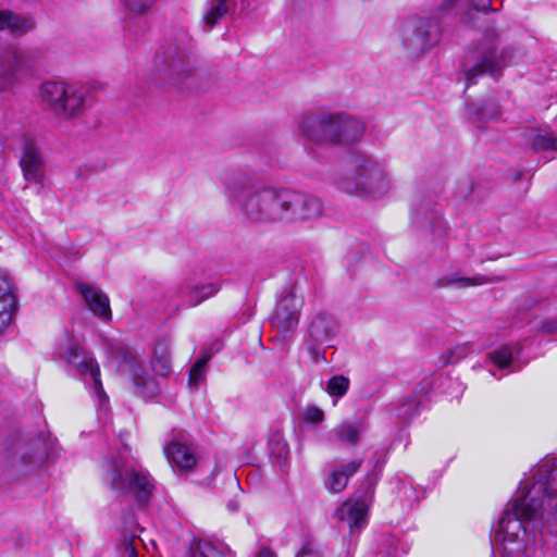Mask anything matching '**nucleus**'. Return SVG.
<instances>
[{"label": "nucleus", "instance_id": "obj_43", "mask_svg": "<svg viewBox=\"0 0 557 557\" xmlns=\"http://www.w3.org/2000/svg\"><path fill=\"white\" fill-rule=\"evenodd\" d=\"M457 0H438V9L443 13H448L455 5Z\"/></svg>", "mask_w": 557, "mask_h": 557}, {"label": "nucleus", "instance_id": "obj_26", "mask_svg": "<svg viewBox=\"0 0 557 557\" xmlns=\"http://www.w3.org/2000/svg\"><path fill=\"white\" fill-rule=\"evenodd\" d=\"M34 22L32 18L23 17L9 10L0 11V29H8L15 35H24L32 30Z\"/></svg>", "mask_w": 557, "mask_h": 557}, {"label": "nucleus", "instance_id": "obj_42", "mask_svg": "<svg viewBox=\"0 0 557 557\" xmlns=\"http://www.w3.org/2000/svg\"><path fill=\"white\" fill-rule=\"evenodd\" d=\"M541 330L547 334H557V319L544 321Z\"/></svg>", "mask_w": 557, "mask_h": 557}, {"label": "nucleus", "instance_id": "obj_24", "mask_svg": "<svg viewBox=\"0 0 557 557\" xmlns=\"http://www.w3.org/2000/svg\"><path fill=\"white\" fill-rule=\"evenodd\" d=\"M337 144H349L357 141L363 134V124L357 119L338 113Z\"/></svg>", "mask_w": 557, "mask_h": 557}, {"label": "nucleus", "instance_id": "obj_9", "mask_svg": "<svg viewBox=\"0 0 557 557\" xmlns=\"http://www.w3.org/2000/svg\"><path fill=\"white\" fill-rule=\"evenodd\" d=\"M154 70L162 82L174 85L185 83L197 73L191 55L175 46H169L156 54Z\"/></svg>", "mask_w": 557, "mask_h": 557}, {"label": "nucleus", "instance_id": "obj_34", "mask_svg": "<svg viewBox=\"0 0 557 557\" xmlns=\"http://www.w3.org/2000/svg\"><path fill=\"white\" fill-rule=\"evenodd\" d=\"M532 148L535 151H557V136L549 133L536 132L532 137Z\"/></svg>", "mask_w": 557, "mask_h": 557}, {"label": "nucleus", "instance_id": "obj_10", "mask_svg": "<svg viewBox=\"0 0 557 557\" xmlns=\"http://www.w3.org/2000/svg\"><path fill=\"white\" fill-rule=\"evenodd\" d=\"M55 355L71 366L79 375L89 374L92 380V388L98 397L107 398L100 381V368L91 356L77 341L65 338L55 348Z\"/></svg>", "mask_w": 557, "mask_h": 557}, {"label": "nucleus", "instance_id": "obj_16", "mask_svg": "<svg viewBox=\"0 0 557 557\" xmlns=\"http://www.w3.org/2000/svg\"><path fill=\"white\" fill-rule=\"evenodd\" d=\"M20 164L23 176L27 182L40 183L44 180L45 162L36 145L27 138H24Z\"/></svg>", "mask_w": 557, "mask_h": 557}, {"label": "nucleus", "instance_id": "obj_18", "mask_svg": "<svg viewBox=\"0 0 557 557\" xmlns=\"http://www.w3.org/2000/svg\"><path fill=\"white\" fill-rule=\"evenodd\" d=\"M77 290L83 296L89 310L102 320H110L112 317L110 302L108 296L96 287L86 284L78 283L76 285Z\"/></svg>", "mask_w": 557, "mask_h": 557}, {"label": "nucleus", "instance_id": "obj_45", "mask_svg": "<svg viewBox=\"0 0 557 557\" xmlns=\"http://www.w3.org/2000/svg\"><path fill=\"white\" fill-rule=\"evenodd\" d=\"M480 114L482 116H488L490 119H496V117L499 116L500 111H499V109L497 107H495L491 113H486L485 110L482 109Z\"/></svg>", "mask_w": 557, "mask_h": 557}, {"label": "nucleus", "instance_id": "obj_29", "mask_svg": "<svg viewBox=\"0 0 557 557\" xmlns=\"http://www.w3.org/2000/svg\"><path fill=\"white\" fill-rule=\"evenodd\" d=\"M231 11L226 0H208V7L203 12V22L212 28L219 21Z\"/></svg>", "mask_w": 557, "mask_h": 557}, {"label": "nucleus", "instance_id": "obj_14", "mask_svg": "<svg viewBox=\"0 0 557 557\" xmlns=\"http://www.w3.org/2000/svg\"><path fill=\"white\" fill-rule=\"evenodd\" d=\"M404 48L412 55H419L431 46L430 23L426 18L410 16L400 26Z\"/></svg>", "mask_w": 557, "mask_h": 557}, {"label": "nucleus", "instance_id": "obj_11", "mask_svg": "<svg viewBox=\"0 0 557 557\" xmlns=\"http://www.w3.org/2000/svg\"><path fill=\"white\" fill-rule=\"evenodd\" d=\"M113 359L122 375L129 376L134 385L143 394L153 396L157 393L154 381L144 372L137 360V356L126 347H116L113 350Z\"/></svg>", "mask_w": 557, "mask_h": 557}, {"label": "nucleus", "instance_id": "obj_19", "mask_svg": "<svg viewBox=\"0 0 557 557\" xmlns=\"http://www.w3.org/2000/svg\"><path fill=\"white\" fill-rule=\"evenodd\" d=\"M367 506L362 500L354 503L345 502L341 508L337 509V518L339 521L347 522L348 529L351 533L359 531L367 523Z\"/></svg>", "mask_w": 557, "mask_h": 557}, {"label": "nucleus", "instance_id": "obj_28", "mask_svg": "<svg viewBox=\"0 0 557 557\" xmlns=\"http://www.w3.org/2000/svg\"><path fill=\"white\" fill-rule=\"evenodd\" d=\"M152 369L159 375H168L171 370L170 346L165 341H159L153 350Z\"/></svg>", "mask_w": 557, "mask_h": 557}, {"label": "nucleus", "instance_id": "obj_3", "mask_svg": "<svg viewBox=\"0 0 557 557\" xmlns=\"http://www.w3.org/2000/svg\"><path fill=\"white\" fill-rule=\"evenodd\" d=\"M543 521L533 518L530 511L522 512L516 500L510 502L499 520L495 539L500 543L503 557H524L528 552L529 527L534 532Z\"/></svg>", "mask_w": 557, "mask_h": 557}, {"label": "nucleus", "instance_id": "obj_25", "mask_svg": "<svg viewBox=\"0 0 557 557\" xmlns=\"http://www.w3.org/2000/svg\"><path fill=\"white\" fill-rule=\"evenodd\" d=\"M221 286L216 282H200L187 287L185 296L189 307H196L205 300L213 297Z\"/></svg>", "mask_w": 557, "mask_h": 557}, {"label": "nucleus", "instance_id": "obj_8", "mask_svg": "<svg viewBox=\"0 0 557 557\" xmlns=\"http://www.w3.org/2000/svg\"><path fill=\"white\" fill-rule=\"evenodd\" d=\"M46 455L41 438L21 441V443L5 451L2 460L3 474L9 480H22L42 463Z\"/></svg>", "mask_w": 557, "mask_h": 557}, {"label": "nucleus", "instance_id": "obj_31", "mask_svg": "<svg viewBox=\"0 0 557 557\" xmlns=\"http://www.w3.org/2000/svg\"><path fill=\"white\" fill-rule=\"evenodd\" d=\"M157 1L158 0H119L124 11L135 16L148 14Z\"/></svg>", "mask_w": 557, "mask_h": 557}, {"label": "nucleus", "instance_id": "obj_23", "mask_svg": "<svg viewBox=\"0 0 557 557\" xmlns=\"http://www.w3.org/2000/svg\"><path fill=\"white\" fill-rule=\"evenodd\" d=\"M21 66V55L16 50L0 51V91L15 78Z\"/></svg>", "mask_w": 557, "mask_h": 557}, {"label": "nucleus", "instance_id": "obj_46", "mask_svg": "<svg viewBox=\"0 0 557 557\" xmlns=\"http://www.w3.org/2000/svg\"><path fill=\"white\" fill-rule=\"evenodd\" d=\"M257 557H275V556H274V554H273L270 549H268V548H262V549L258 553Z\"/></svg>", "mask_w": 557, "mask_h": 557}, {"label": "nucleus", "instance_id": "obj_40", "mask_svg": "<svg viewBox=\"0 0 557 557\" xmlns=\"http://www.w3.org/2000/svg\"><path fill=\"white\" fill-rule=\"evenodd\" d=\"M136 541L140 542L139 539L126 540L121 548V557H137Z\"/></svg>", "mask_w": 557, "mask_h": 557}, {"label": "nucleus", "instance_id": "obj_27", "mask_svg": "<svg viewBox=\"0 0 557 557\" xmlns=\"http://www.w3.org/2000/svg\"><path fill=\"white\" fill-rule=\"evenodd\" d=\"M364 431L363 423L358 421L350 423L344 421L333 429V435L339 443L356 446L359 443L360 433Z\"/></svg>", "mask_w": 557, "mask_h": 557}, {"label": "nucleus", "instance_id": "obj_6", "mask_svg": "<svg viewBox=\"0 0 557 557\" xmlns=\"http://www.w3.org/2000/svg\"><path fill=\"white\" fill-rule=\"evenodd\" d=\"M508 53L507 48L500 47L497 34L486 33L470 53L472 64L463 71L466 87L474 85L478 77L484 74L498 78L503 67L507 64Z\"/></svg>", "mask_w": 557, "mask_h": 557}, {"label": "nucleus", "instance_id": "obj_33", "mask_svg": "<svg viewBox=\"0 0 557 557\" xmlns=\"http://www.w3.org/2000/svg\"><path fill=\"white\" fill-rule=\"evenodd\" d=\"M442 281H443V283L441 284V286L458 284L461 287L482 285V284H486V283L491 282L490 278H487L486 276H483V275L466 277V276H458L455 274L447 275Z\"/></svg>", "mask_w": 557, "mask_h": 557}, {"label": "nucleus", "instance_id": "obj_35", "mask_svg": "<svg viewBox=\"0 0 557 557\" xmlns=\"http://www.w3.org/2000/svg\"><path fill=\"white\" fill-rule=\"evenodd\" d=\"M350 385V381L347 376L344 375H334L332 376L326 384V392L331 396L343 397L346 395Z\"/></svg>", "mask_w": 557, "mask_h": 557}, {"label": "nucleus", "instance_id": "obj_17", "mask_svg": "<svg viewBox=\"0 0 557 557\" xmlns=\"http://www.w3.org/2000/svg\"><path fill=\"white\" fill-rule=\"evenodd\" d=\"M339 325L333 315L319 313L311 321L308 330L310 341L315 345H329L337 335Z\"/></svg>", "mask_w": 557, "mask_h": 557}, {"label": "nucleus", "instance_id": "obj_44", "mask_svg": "<svg viewBox=\"0 0 557 557\" xmlns=\"http://www.w3.org/2000/svg\"><path fill=\"white\" fill-rule=\"evenodd\" d=\"M313 554V547L311 543H306L302 545V547L299 549V552L296 553L295 557H305L310 556Z\"/></svg>", "mask_w": 557, "mask_h": 557}, {"label": "nucleus", "instance_id": "obj_13", "mask_svg": "<svg viewBox=\"0 0 557 557\" xmlns=\"http://www.w3.org/2000/svg\"><path fill=\"white\" fill-rule=\"evenodd\" d=\"M304 306L302 296L297 295V287L283 296L276 304L275 310L271 318V323L280 333H287L298 325L300 310Z\"/></svg>", "mask_w": 557, "mask_h": 557}, {"label": "nucleus", "instance_id": "obj_1", "mask_svg": "<svg viewBox=\"0 0 557 557\" xmlns=\"http://www.w3.org/2000/svg\"><path fill=\"white\" fill-rule=\"evenodd\" d=\"M224 186L228 197L237 201L243 214L250 222H281L282 189L264 187L243 173L225 176Z\"/></svg>", "mask_w": 557, "mask_h": 557}, {"label": "nucleus", "instance_id": "obj_30", "mask_svg": "<svg viewBox=\"0 0 557 557\" xmlns=\"http://www.w3.org/2000/svg\"><path fill=\"white\" fill-rule=\"evenodd\" d=\"M211 359V355L205 352L201 357L197 359L195 364L189 370V380L188 384L193 388H198L199 384H201L206 379V368Z\"/></svg>", "mask_w": 557, "mask_h": 557}, {"label": "nucleus", "instance_id": "obj_7", "mask_svg": "<svg viewBox=\"0 0 557 557\" xmlns=\"http://www.w3.org/2000/svg\"><path fill=\"white\" fill-rule=\"evenodd\" d=\"M41 101L46 109L60 119L78 116L85 104V92L74 85L47 82L41 85Z\"/></svg>", "mask_w": 557, "mask_h": 557}, {"label": "nucleus", "instance_id": "obj_15", "mask_svg": "<svg viewBox=\"0 0 557 557\" xmlns=\"http://www.w3.org/2000/svg\"><path fill=\"white\" fill-rule=\"evenodd\" d=\"M164 454L172 465L182 471H188L196 465L194 450L188 445V436L185 432H177L164 447Z\"/></svg>", "mask_w": 557, "mask_h": 557}, {"label": "nucleus", "instance_id": "obj_2", "mask_svg": "<svg viewBox=\"0 0 557 557\" xmlns=\"http://www.w3.org/2000/svg\"><path fill=\"white\" fill-rule=\"evenodd\" d=\"M513 500L524 515L530 511L541 521L557 515V458L542 459L532 476L521 482Z\"/></svg>", "mask_w": 557, "mask_h": 557}, {"label": "nucleus", "instance_id": "obj_22", "mask_svg": "<svg viewBox=\"0 0 557 557\" xmlns=\"http://www.w3.org/2000/svg\"><path fill=\"white\" fill-rule=\"evenodd\" d=\"M16 308V299L10 282L0 272V332L7 329Z\"/></svg>", "mask_w": 557, "mask_h": 557}, {"label": "nucleus", "instance_id": "obj_39", "mask_svg": "<svg viewBox=\"0 0 557 557\" xmlns=\"http://www.w3.org/2000/svg\"><path fill=\"white\" fill-rule=\"evenodd\" d=\"M302 418L306 422L320 423L324 418V412L319 407L311 406L305 409Z\"/></svg>", "mask_w": 557, "mask_h": 557}, {"label": "nucleus", "instance_id": "obj_47", "mask_svg": "<svg viewBox=\"0 0 557 557\" xmlns=\"http://www.w3.org/2000/svg\"><path fill=\"white\" fill-rule=\"evenodd\" d=\"M250 3L248 0H240V10L247 11L249 10Z\"/></svg>", "mask_w": 557, "mask_h": 557}, {"label": "nucleus", "instance_id": "obj_32", "mask_svg": "<svg viewBox=\"0 0 557 557\" xmlns=\"http://www.w3.org/2000/svg\"><path fill=\"white\" fill-rule=\"evenodd\" d=\"M301 221H311L322 214V203L315 196L305 194Z\"/></svg>", "mask_w": 557, "mask_h": 557}, {"label": "nucleus", "instance_id": "obj_5", "mask_svg": "<svg viewBox=\"0 0 557 557\" xmlns=\"http://www.w3.org/2000/svg\"><path fill=\"white\" fill-rule=\"evenodd\" d=\"M106 475L114 493L120 496H132L140 506L149 502L154 490L150 474L134 468L122 457H114L108 461Z\"/></svg>", "mask_w": 557, "mask_h": 557}, {"label": "nucleus", "instance_id": "obj_12", "mask_svg": "<svg viewBox=\"0 0 557 557\" xmlns=\"http://www.w3.org/2000/svg\"><path fill=\"white\" fill-rule=\"evenodd\" d=\"M338 113H320L306 116L301 122L302 134L318 144H337Z\"/></svg>", "mask_w": 557, "mask_h": 557}, {"label": "nucleus", "instance_id": "obj_20", "mask_svg": "<svg viewBox=\"0 0 557 557\" xmlns=\"http://www.w3.org/2000/svg\"><path fill=\"white\" fill-rule=\"evenodd\" d=\"M362 466V460H352L346 466L333 469L324 480L325 488L331 493L344 491L348 484L349 478L354 475Z\"/></svg>", "mask_w": 557, "mask_h": 557}, {"label": "nucleus", "instance_id": "obj_21", "mask_svg": "<svg viewBox=\"0 0 557 557\" xmlns=\"http://www.w3.org/2000/svg\"><path fill=\"white\" fill-rule=\"evenodd\" d=\"M305 194L290 189H282L281 221H301Z\"/></svg>", "mask_w": 557, "mask_h": 557}, {"label": "nucleus", "instance_id": "obj_37", "mask_svg": "<svg viewBox=\"0 0 557 557\" xmlns=\"http://www.w3.org/2000/svg\"><path fill=\"white\" fill-rule=\"evenodd\" d=\"M191 557H225L211 542L199 541L191 553Z\"/></svg>", "mask_w": 557, "mask_h": 557}, {"label": "nucleus", "instance_id": "obj_4", "mask_svg": "<svg viewBox=\"0 0 557 557\" xmlns=\"http://www.w3.org/2000/svg\"><path fill=\"white\" fill-rule=\"evenodd\" d=\"M352 170L341 177L337 187L349 194L367 198H379L385 195L391 186L384 169L364 154H356L351 159Z\"/></svg>", "mask_w": 557, "mask_h": 557}, {"label": "nucleus", "instance_id": "obj_36", "mask_svg": "<svg viewBox=\"0 0 557 557\" xmlns=\"http://www.w3.org/2000/svg\"><path fill=\"white\" fill-rule=\"evenodd\" d=\"M488 358L499 368H506L512 360V350L509 346L504 345L488 354Z\"/></svg>", "mask_w": 557, "mask_h": 557}, {"label": "nucleus", "instance_id": "obj_38", "mask_svg": "<svg viewBox=\"0 0 557 557\" xmlns=\"http://www.w3.org/2000/svg\"><path fill=\"white\" fill-rule=\"evenodd\" d=\"M491 8V0H472V9L467 12V22L473 23L475 13H487Z\"/></svg>", "mask_w": 557, "mask_h": 557}, {"label": "nucleus", "instance_id": "obj_41", "mask_svg": "<svg viewBox=\"0 0 557 557\" xmlns=\"http://www.w3.org/2000/svg\"><path fill=\"white\" fill-rule=\"evenodd\" d=\"M320 345H315L313 344L312 346H310L309 348V354L312 358V360L315 362V363H319L320 361H326L325 359V356H324V351H321L320 348H319Z\"/></svg>", "mask_w": 557, "mask_h": 557}]
</instances>
